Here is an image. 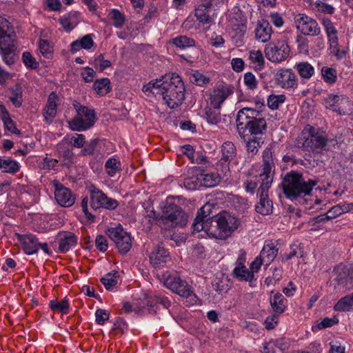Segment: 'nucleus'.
Segmentation results:
<instances>
[{
  "label": "nucleus",
  "instance_id": "f257e3e1",
  "mask_svg": "<svg viewBox=\"0 0 353 353\" xmlns=\"http://www.w3.org/2000/svg\"><path fill=\"white\" fill-rule=\"evenodd\" d=\"M316 184V180L305 181L301 174L294 172L288 173L282 182L284 194L287 199L291 201L309 195Z\"/></svg>",
  "mask_w": 353,
  "mask_h": 353
},
{
  "label": "nucleus",
  "instance_id": "f03ea898",
  "mask_svg": "<svg viewBox=\"0 0 353 353\" xmlns=\"http://www.w3.org/2000/svg\"><path fill=\"white\" fill-rule=\"evenodd\" d=\"M236 125L239 130L245 127L251 135L262 134L267 128L266 121L261 112L252 108H243L239 111Z\"/></svg>",
  "mask_w": 353,
  "mask_h": 353
},
{
  "label": "nucleus",
  "instance_id": "7ed1b4c3",
  "mask_svg": "<svg viewBox=\"0 0 353 353\" xmlns=\"http://www.w3.org/2000/svg\"><path fill=\"white\" fill-rule=\"evenodd\" d=\"M163 85L161 96L168 106L174 108L180 105L185 98V87L181 78L172 73Z\"/></svg>",
  "mask_w": 353,
  "mask_h": 353
},
{
  "label": "nucleus",
  "instance_id": "20e7f679",
  "mask_svg": "<svg viewBox=\"0 0 353 353\" xmlns=\"http://www.w3.org/2000/svg\"><path fill=\"white\" fill-rule=\"evenodd\" d=\"M327 143V139L310 125L305 127L296 140L297 147L315 152L323 150Z\"/></svg>",
  "mask_w": 353,
  "mask_h": 353
},
{
  "label": "nucleus",
  "instance_id": "39448f33",
  "mask_svg": "<svg viewBox=\"0 0 353 353\" xmlns=\"http://www.w3.org/2000/svg\"><path fill=\"white\" fill-rule=\"evenodd\" d=\"M76 110L74 117L68 121V127L72 131L83 132L92 128L96 121L94 110L79 103H74Z\"/></svg>",
  "mask_w": 353,
  "mask_h": 353
},
{
  "label": "nucleus",
  "instance_id": "423d86ee",
  "mask_svg": "<svg viewBox=\"0 0 353 353\" xmlns=\"http://www.w3.org/2000/svg\"><path fill=\"white\" fill-rule=\"evenodd\" d=\"M214 223L216 225H214L215 234L213 237L221 239L230 236L240 224L239 219L227 212L219 213Z\"/></svg>",
  "mask_w": 353,
  "mask_h": 353
},
{
  "label": "nucleus",
  "instance_id": "0eeeda50",
  "mask_svg": "<svg viewBox=\"0 0 353 353\" xmlns=\"http://www.w3.org/2000/svg\"><path fill=\"white\" fill-rule=\"evenodd\" d=\"M161 221L164 223H170L171 227H183L188 222V215L179 206L166 200L162 210Z\"/></svg>",
  "mask_w": 353,
  "mask_h": 353
},
{
  "label": "nucleus",
  "instance_id": "6e6552de",
  "mask_svg": "<svg viewBox=\"0 0 353 353\" xmlns=\"http://www.w3.org/2000/svg\"><path fill=\"white\" fill-rule=\"evenodd\" d=\"M90 197V206L93 210L106 209L114 210L118 206L116 199L108 197L102 190L96 186L91 185L88 187Z\"/></svg>",
  "mask_w": 353,
  "mask_h": 353
},
{
  "label": "nucleus",
  "instance_id": "1a4fd4ad",
  "mask_svg": "<svg viewBox=\"0 0 353 353\" xmlns=\"http://www.w3.org/2000/svg\"><path fill=\"white\" fill-rule=\"evenodd\" d=\"M265 57L272 63H280L290 56V48L285 41L269 43L264 48Z\"/></svg>",
  "mask_w": 353,
  "mask_h": 353
},
{
  "label": "nucleus",
  "instance_id": "9d476101",
  "mask_svg": "<svg viewBox=\"0 0 353 353\" xmlns=\"http://www.w3.org/2000/svg\"><path fill=\"white\" fill-rule=\"evenodd\" d=\"M324 105L339 115H346L352 110V103L347 97L343 94H330L324 99Z\"/></svg>",
  "mask_w": 353,
  "mask_h": 353
},
{
  "label": "nucleus",
  "instance_id": "9b49d317",
  "mask_svg": "<svg viewBox=\"0 0 353 353\" xmlns=\"http://www.w3.org/2000/svg\"><path fill=\"white\" fill-rule=\"evenodd\" d=\"M110 239L114 241L119 252L126 254L132 247L130 235L121 226L111 228L108 230Z\"/></svg>",
  "mask_w": 353,
  "mask_h": 353
},
{
  "label": "nucleus",
  "instance_id": "f8f14e48",
  "mask_svg": "<svg viewBox=\"0 0 353 353\" xmlns=\"http://www.w3.org/2000/svg\"><path fill=\"white\" fill-rule=\"evenodd\" d=\"M163 285L173 292L181 296L188 298L195 296L192 287L180 277L173 275H168L163 279Z\"/></svg>",
  "mask_w": 353,
  "mask_h": 353
},
{
  "label": "nucleus",
  "instance_id": "ddd939ff",
  "mask_svg": "<svg viewBox=\"0 0 353 353\" xmlns=\"http://www.w3.org/2000/svg\"><path fill=\"white\" fill-rule=\"evenodd\" d=\"M260 187L258 190L259 201L256 205L255 209L258 213L263 215H268L272 212V202L268 198V190L272 183L269 181H259Z\"/></svg>",
  "mask_w": 353,
  "mask_h": 353
},
{
  "label": "nucleus",
  "instance_id": "4468645a",
  "mask_svg": "<svg viewBox=\"0 0 353 353\" xmlns=\"http://www.w3.org/2000/svg\"><path fill=\"white\" fill-rule=\"evenodd\" d=\"M4 28V23H0V54L3 61L10 65L15 61V53L14 50L10 48V43H4L11 41L10 34Z\"/></svg>",
  "mask_w": 353,
  "mask_h": 353
},
{
  "label": "nucleus",
  "instance_id": "2eb2a0df",
  "mask_svg": "<svg viewBox=\"0 0 353 353\" xmlns=\"http://www.w3.org/2000/svg\"><path fill=\"white\" fill-rule=\"evenodd\" d=\"M276 83L284 89H293L297 87L298 78L290 68H279L274 74Z\"/></svg>",
  "mask_w": 353,
  "mask_h": 353
},
{
  "label": "nucleus",
  "instance_id": "dca6fc26",
  "mask_svg": "<svg viewBox=\"0 0 353 353\" xmlns=\"http://www.w3.org/2000/svg\"><path fill=\"white\" fill-rule=\"evenodd\" d=\"M54 198L59 205L68 208L74 203L75 196L69 188L59 182H54Z\"/></svg>",
  "mask_w": 353,
  "mask_h": 353
},
{
  "label": "nucleus",
  "instance_id": "f3484780",
  "mask_svg": "<svg viewBox=\"0 0 353 353\" xmlns=\"http://www.w3.org/2000/svg\"><path fill=\"white\" fill-rule=\"evenodd\" d=\"M233 93L234 87L232 85L223 84L219 85L210 94V105L213 108H221L225 100Z\"/></svg>",
  "mask_w": 353,
  "mask_h": 353
},
{
  "label": "nucleus",
  "instance_id": "a211bd4d",
  "mask_svg": "<svg viewBox=\"0 0 353 353\" xmlns=\"http://www.w3.org/2000/svg\"><path fill=\"white\" fill-rule=\"evenodd\" d=\"M263 168L261 173H259L258 181H273L274 175V163L272 159V150L266 148L263 152Z\"/></svg>",
  "mask_w": 353,
  "mask_h": 353
},
{
  "label": "nucleus",
  "instance_id": "6ab92c4d",
  "mask_svg": "<svg viewBox=\"0 0 353 353\" xmlns=\"http://www.w3.org/2000/svg\"><path fill=\"white\" fill-rule=\"evenodd\" d=\"M201 232L204 234H199V237L203 236L204 234L209 236H213L215 234V229L214 228L212 221H209L207 219L196 216L192 224V233L195 235Z\"/></svg>",
  "mask_w": 353,
  "mask_h": 353
},
{
  "label": "nucleus",
  "instance_id": "aec40b11",
  "mask_svg": "<svg viewBox=\"0 0 353 353\" xmlns=\"http://www.w3.org/2000/svg\"><path fill=\"white\" fill-rule=\"evenodd\" d=\"M19 241L22 244L23 250L27 254H34L39 250V240L32 234H16Z\"/></svg>",
  "mask_w": 353,
  "mask_h": 353
},
{
  "label": "nucleus",
  "instance_id": "412c9836",
  "mask_svg": "<svg viewBox=\"0 0 353 353\" xmlns=\"http://www.w3.org/2000/svg\"><path fill=\"white\" fill-rule=\"evenodd\" d=\"M334 280L339 285H343L345 290H349L353 286V272L345 267L339 266L335 269Z\"/></svg>",
  "mask_w": 353,
  "mask_h": 353
},
{
  "label": "nucleus",
  "instance_id": "4be33fe9",
  "mask_svg": "<svg viewBox=\"0 0 353 353\" xmlns=\"http://www.w3.org/2000/svg\"><path fill=\"white\" fill-rule=\"evenodd\" d=\"M59 101V97L56 92H52L49 94L43 113L46 121L50 122L56 117L57 112V103Z\"/></svg>",
  "mask_w": 353,
  "mask_h": 353
},
{
  "label": "nucleus",
  "instance_id": "5701e85b",
  "mask_svg": "<svg viewBox=\"0 0 353 353\" xmlns=\"http://www.w3.org/2000/svg\"><path fill=\"white\" fill-rule=\"evenodd\" d=\"M212 4L210 2H207L195 8L194 15L199 22H212L214 20V10L211 9Z\"/></svg>",
  "mask_w": 353,
  "mask_h": 353
},
{
  "label": "nucleus",
  "instance_id": "b1692460",
  "mask_svg": "<svg viewBox=\"0 0 353 353\" xmlns=\"http://www.w3.org/2000/svg\"><path fill=\"white\" fill-rule=\"evenodd\" d=\"M77 243V237L73 233L70 232L61 233L59 239V250L61 253H65L74 247Z\"/></svg>",
  "mask_w": 353,
  "mask_h": 353
},
{
  "label": "nucleus",
  "instance_id": "393cba45",
  "mask_svg": "<svg viewBox=\"0 0 353 353\" xmlns=\"http://www.w3.org/2000/svg\"><path fill=\"white\" fill-rule=\"evenodd\" d=\"M197 179L201 186L206 188L214 187L220 182L221 178L216 172H201L197 174Z\"/></svg>",
  "mask_w": 353,
  "mask_h": 353
},
{
  "label": "nucleus",
  "instance_id": "a878e982",
  "mask_svg": "<svg viewBox=\"0 0 353 353\" xmlns=\"http://www.w3.org/2000/svg\"><path fill=\"white\" fill-rule=\"evenodd\" d=\"M353 210L352 203L338 204L328 210L321 220H331Z\"/></svg>",
  "mask_w": 353,
  "mask_h": 353
},
{
  "label": "nucleus",
  "instance_id": "bb28decb",
  "mask_svg": "<svg viewBox=\"0 0 353 353\" xmlns=\"http://www.w3.org/2000/svg\"><path fill=\"white\" fill-rule=\"evenodd\" d=\"M168 251L161 247H157L150 255V261L154 268H158L163 263H165L168 258Z\"/></svg>",
  "mask_w": 353,
  "mask_h": 353
},
{
  "label": "nucleus",
  "instance_id": "cd10ccee",
  "mask_svg": "<svg viewBox=\"0 0 353 353\" xmlns=\"http://www.w3.org/2000/svg\"><path fill=\"white\" fill-rule=\"evenodd\" d=\"M278 254V249L273 243L265 244L260 252L259 256L265 262V265H268L276 258Z\"/></svg>",
  "mask_w": 353,
  "mask_h": 353
},
{
  "label": "nucleus",
  "instance_id": "c85d7f7f",
  "mask_svg": "<svg viewBox=\"0 0 353 353\" xmlns=\"http://www.w3.org/2000/svg\"><path fill=\"white\" fill-rule=\"evenodd\" d=\"M254 32L255 38L259 41L263 43L268 41L272 33L270 23H257Z\"/></svg>",
  "mask_w": 353,
  "mask_h": 353
},
{
  "label": "nucleus",
  "instance_id": "c756f323",
  "mask_svg": "<svg viewBox=\"0 0 353 353\" xmlns=\"http://www.w3.org/2000/svg\"><path fill=\"white\" fill-rule=\"evenodd\" d=\"M285 301H286L285 299L281 293L272 292L270 298V302L274 312L281 314L285 311L286 307Z\"/></svg>",
  "mask_w": 353,
  "mask_h": 353
},
{
  "label": "nucleus",
  "instance_id": "7c9ffc66",
  "mask_svg": "<svg viewBox=\"0 0 353 353\" xmlns=\"http://www.w3.org/2000/svg\"><path fill=\"white\" fill-rule=\"evenodd\" d=\"M219 108H213L212 106H206L205 108L204 118L209 124L217 125L221 123V114Z\"/></svg>",
  "mask_w": 353,
  "mask_h": 353
},
{
  "label": "nucleus",
  "instance_id": "2f4dec72",
  "mask_svg": "<svg viewBox=\"0 0 353 353\" xmlns=\"http://www.w3.org/2000/svg\"><path fill=\"white\" fill-rule=\"evenodd\" d=\"M8 98L16 107H20L23 101L22 87L16 84L8 90Z\"/></svg>",
  "mask_w": 353,
  "mask_h": 353
},
{
  "label": "nucleus",
  "instance_id": "473e14b6",
  "mask_svg": "<svg viewBox=\"0 0 353 353\" xmlns=\"http://www.w3.org/2000/svg\"><path fill=\"white\" fill-rule=\"evenodd\" d=\"M232 274L234 276L240 281H248L251 283L255 280L254 276H252V272H250L245 265L235 266L233 270Z\"/></svg>",
  "mask_w": 353,
  "mask_h": 353
},
{
  "label": "nucleus",
  "instance_id": "72a5a7b5",
  "mask_svg": "<svg viewBox=\"0 0 353 353\" xmlns=\"http://www.w3.org/2000/svg\"><path fill=\"white\" fill-rule=\"evenodd\" d=\"M249 60L256 70H261L264 68L265 59L261 50H250L249 52Z\"/></svg>",
  "mask_w": 353,
  "mask_h": 353
},
{
  "label": "nucleus",
  "instance_id": "f704fd0d",
  "mask_svg": "<svg viewBox=\"0 0 353 353\" xmlns=\"http://www.w3.org/2000/svg\"><path fill=\"white\" fill-rule=\"evenodd\" d=\"M294 68L299 76L305 79H310L314 74V67L307 61H302L296 63Z\"/></svg>",
  "mask_w": 353,
  "mask_h": 353
},
{
  "label": "nucleus",
  "instance_id": "c9c22d12",
  "mask_svg": "<svg viewBox=\"0 0 353 353\" xmlns=\"http://www.w3.org/2000/svg\"><path fill=\"white\" fill-rule=\"evenodd\" d=\"M20 169L19 163L10 159H2L0 157V170L3 172L15 174Z\"/></svg>",
  "mask_w": 353,
  "mask_h": 353
},
{
  "label": "nucleus",
  "instance_id": "e433bc0d",
  "mask_svg": "<svg viewBox=\"0 0 353 353\" xmlns=\"http://www.w3.org/2000/svg\"><path fill=\"white\" fill-rule=\"evenodd\" d=\"M47 37V32L43 31L41 33L39 41V49L41 54L46 58L50 59L52 57L53 48L50 43L44 38Z\"/></svg>",
  "mask_w": 353,
  "mask_h": 353
},
{
  "label": "nucleus",
  "instance_id": "4c0bfd02",
  "mask_svg": "<svg viewBox=\"0 0 353 353\" xmlns=\"http://www.w3.org/2000/svg\"><path fill=\"white\" fill-rule=\"evenodd\" d=\"M93 88L98 95L104 96L111 90L110 81L108 78L97 79L93 84Z\"/></svg>",
  "mask_w": 353,
  "mask_h": 353
},
{
  "label": "nucleus",
  "instance_id": "58836bf2",
  "mask_svg": "<svg viewBox=\"0 0 353 353\" xmlns=\"http://www.w3.org/2000/svg\"><path fill=\"white\" fill-rule=\"evenodd\" d=\"M105 170L107 174L112 177L121 170V161L115 157L109 158L105 163Z\"/></svg>",
  "mask_w": 353,
  "mask_h": 353
},
{
  "label": "nucleus",
  "instance_id": "ea45409f",
  "mask_svg": "<svg viewBox=\"0 0 353 353\" xmlns=\"http://www.w3.org/2000/svg\"><path fill=\"white\" fill-rule=\"evenodd\" d=\"M296 27L304 35L316 36L321 32L318 23H296Z\"/></svg>",
  "mask_w": 353,
  "mask_h": 353
},
{
  "label": "nucleus",
  "instance_id": "a19ab883",
  "mask_svg": "<svg viewBox=\"0 0 353 353\" xmlns=\"http://www.w3.org/2000/svg\"><path fill=\"white\" fill-rule=\"evenodd\" d=\"M334 309L339 312H347L353 309V293L339 299Z\"/></svg>",
  "mask_w": 353,
  "mask_h": 353
},
{
  "label": "nucleus",
  "instance_id": "79ce46f5",
  "mask_svg": "<svg viewBox=\"0 0 353 353\" xmlns=\"http://www.w3.org/2000/svg\"><path fill=\"white\" fill-rule=\"evenodd\" d=\"M232 37L236 44L241 43L247 30L246 23H233Z\"/></svg>",
  "mask_w": 353,
  "mask_h": 353
},
{
  "label": "nucleus",
  "instance_id": "37998d69",
  "mask_svg": "<svg viewBox=\"0 0 353 353\" xmlns=\"http://www.w3.org/2000/svg\"><path fill=\"white\" fill-rule=\"evenodd\" d=\"M49 306L54 312H59L63 314H66L69 312V303L66 299L61 301L52 300L49 303Z\"/></svg>",
  "mask_w": 353,
  "mask_h": 353
},
{
  "label": "nucleus",
  "instance_id": "c03bdc74",
  "mask_svg": "<svg viewBox=\"0 0 353 353\" xmlns=\"http://www.w3.org/2000/svg\"><path fill=\"white\" fill-rule=\"evenodd\" d=\"M118 272L114 271L106 274L101 279V282L108 290H112L118 283Z\"/></svg>",
  "mask_w": 353,
  "mask_h": 353
},
{
  "label": "nucleus",
  "instance_id": "a18cd8bd",
  "mask_svg": "<svg viewBox=\"0 0 353 353\" xmlns=\"http://www.w3.org/2000/svg\"><path fill=\"white\" fill-rule=\"evenodd\" d=\"M236 154L234 144L231 141H225L222 145L223 159L228 161L232 160Z\"/></svg>",
  "mask_w": 353,
  "mask_h": 353
},
{
  "label": "nucleus",
  "instance_id": "49530a36",
  "mask_svg": "<svg viewBox=\"0 0 353 353\" xmlns=\"http://www.w3.org/2000/svg\"><path fill=\"white\" fill-rule=\"evenodd\" d=\"M170 43L181 49L194 46L195 44V41L192 39L186 36H179L173 38Z\"/></svg>",
  "mask_w": 353,
  "mask_h": 353
},
{
  "label": "nucleus",
  "instance_id": "de8ad7c7",
  "mask_svg": "<svg viewBox=\"0 0 353 353\" xmlns=\"http://www.w3.org/2000/svg\"><path fill=\"white\" fill-rule=\"evenodd\" d=\"M321 74L327 83L333 84L336 81L337 72L334 68L324 66L321 69Z\"/></svg>",
  "mask_w": 353,
  "mask_h": 353
},
{
  "label": "nucleus",
  "instance_id": "09e8293b",
  "mask_svg": "<svg viewBox=\"0 0 353 353\" xmlns=\"http://www.w3.org/2000/svg\"><path fill=\"white\" fill-rule=\"evenodd\" d=\"M263 141L261 138L253 137L249 139L246 141V148L248 154L251 155H254L259 151V148L263 144Z\"/></svg>",
  "mask_w": 353,
  "mask_h": 353
},
{
  "label": "nucleus",
  "instance_id": "8fccbe9b",
  "mask_svg": "<svg viewBox=\"0 0 353 353\" xmlns=\"http://www.w3.org/2000/svg\"><path fill=\"white\" fill-rule=\"evenodd\" d=\"M5 112H3L2 120L5 126V128L10 132L16 134H20V131L16 128L14 123L9 117L8 112L6 110L3 106H0Z\"/></svg>",
  "mask_w": 353,
  "mask_h": 353
},
{
  "label": "nucleus",
  "instance_id": "3c124183",
  "mask_svg": "<svg viewBox=\"0 0 353 353\" xmlns=\"http://www.w3.org/2000/svg\"><path fill=\"white\" fill-rule=\"evenodd\" d=\"M284 94H271L268 99V105L272 110H276L285 101Z\"/></svg>",
  "mask_w": 353,
  "mask_h": 353
},
{
  "label": "nucleus",
  "instance_id": "603ef678",
  "mask_svg": "<svg viewBox=\"0 0 353 353\" xmlns=\"http://www.w3.org/2000/svg\"><path fill=\"white\" fill-rule=\"evenodd\" d=\"M213 208L214 207L212 204L206 203L198 210L196 216H200L203 219H207L209 221H212L213 223L214 220H213L210 216Z\"/></svg>",
  "mask_w": 353,
  "mask_h": 353
},
{
  "label": "nucleus",
  "instance_id": "864d4df0",
  "mask_svg": "<svg viewBox=\"0 0 353 353\" xmlns=\"http://www.w3.org/2000/svg\"><path fill=\"white\" fill-rule=\"evenodd\" d=\"M190 79L192 83L199 86H203L208 83L210 81L209 78H208L204 74L198 71H195L192 74H191Z\"/></svg>",
  "mask_w": 353,
  "mask_h": 353
},
{
  "label": "nucleus",
  "instance_id": "5fc2aeb1",
  "mask_svg": "<svg viewBox=\"0 0 353 353\" xmlns=\"http://www.w3.org/2000/svg\"><path fill=\"white\" fill-rule=\"evenodd\" d=\"M243 82L249 90H254L258 88V81L252 72H248L244 74Z\"/></svg>",
  "mask_w": 353,
  "mask_h": 353
},
{
  "label": "nucleus",
  "instance_id": "6e6d98bb",
  "mask_svg": "<svg viewBox=\"0 0 353 353\" xmlns=\"http://www.w3.org/2000/svg\"><path fill=\"white\" fill-rule=\"evenodd\" d=\"M329 49L330 54L334 56L339 61L345 59L347 54V48H343L341 49L339 47V44L330 46Z\"/></svg>",
  "mask_w": 353,
  "mask_h": 353
},
{
  "label": "nucleus",
  "instance_id": "4d7b16f0",
  "mask_svg": "<svg viewBox=\"0 0 353 353\" xmlns=\"http://www.w3.org/2000/svg\"><path fill=\"white\" fill-rule=\"evenodd\" d=\"M22 59L24 65L27 68L34 69L39 66L38 62H37L35 58L29 52H24L22 54Z\"/></svg>",
  "mask_w": 353,
  "mask_h": 353
},
{
  "label": "nucleus",
  "instance_id": "13d9d810",
  "mask_svg": "<svg viewBox=\"0 0 353 353\" xmlns=\"http://www.w3.org/2000/svg\"><path fill=\"white\" fill-rule=\"evenodd\" d=\"M279 314L275 312L265 319L264 324L267 330H272L277 325Z\"/></svg>",
  "mask_w": 353,
  "mask_h": 353
},
{
  "label": "nucleus",
  "instance_id": "bf43d9fd",
  "mask_svg": "<svg viewBox=\"0 0 353 353\" xmlns=\"http://www.w3.org/2000/svg\"><path fill=\"white\" fill-rule=\"evenodd\" d=\"M109 312L103 309H97L95 312L96 322L99 325H103L109 319Z\"/></svg>",
  "mask_w": 353,
  "mask_h": 353
},
{
  "label": "nucleus",
  "instance_id": "052dcab7",
  "mask_svg": "<svg viewBox=\"0 0 353 353\" xmlns=\"http://www.w3.org/2000/svg\"><path fill=\"white\" fill-rule=\"evenodd\" d=\"M337 323H338V321L335 320L334 319L325 318L320 323H319L316 325L313 326L312 330H315L316 329L321 330V329H324L326 327H332L334 325L336 324Z\"/></svg>",
  "mask_w": 353,
  "mask_h": 353
},
{
  "label": "nucleus",
  "instance_id": "680f3d73",
  "mask_svg": "<svg viewBox=\"0 0 353 353\" xmlns=\"http://www.w3.org/2000/svg\"><path fill=\"white\" fill-rule=\"evenodd\" d=\"M183 185L184 187L188 190H194L197 189L199 186H201L200 183L197 179V176L196 177H190L185 179Z\"/></svg>",
  "mask_w": 353,
  "mask_h": 353
},
{
  "label": "nucleus",
  "instance_id": "e2e57ef3",
  "mask_svg": "<svg viewBox=\"0 0 353 353\" xmlns=\"http://www.w3.org/2000/svg\"><path fill=\"white\" fill-rule=\"evenodd\" d=\"M88 197H84L81 203V207L82 209L83 212L84 213L85 217L87 218L88 221L90 222H94L95 216L93 215L91 212L88 211Z\"/></svg>",
  "mask_w": 353,
  "mask_h": 353
},
{
  "label": "nucleus",
  "instance_id": "0e129e2a",
  "mask_svg": "<svg viewBox=\"0 0 353 353\" xmlns=\"http://www.w3.org/2000/svg\"><path fill=\"white\" fill-rule=\"evenodd\" d=\"M94 64L99 67L100 70L103 71L105 68L110 67L111 62L109 60L104 59L103 54H100L95 58Z\"/></svg>",
  "mask_w": 353,
  "mask_h": 353
},
{
  "label": "nucleus",
  "instance_id": "69168bd1",
  "mask_svg": "<svg viewBox=\"0 0 353 353\" xmlns=\"http://www.w3.org/2000/svg\"><path fill=\"white\" fill-rule=\"evenodd\" d=\"M262 265H265V262L259 256H256L250 265V271L252 272V276L259 272Z\"/></svg>",
  "mask_w": 353,
  "mask_h": 353
},
{
  "label": "nucleus",
  "instance_id": "338daca9",
  "mask_svg": "<svg viewBox=\"0 0 353 353\" xmlns=\"http://www.w3.org/2000/svg\"><path fill=\"white\" fill-rule=\"evenodd\" d=\"M231 67L236 72H241L244 70L245 63L241 58H234L231 60Z\"/></svg>",
  "mask_w": 353,
  "mask_h": 353
},
{
  "label": "nucleus",
  "instance_id": "774afa93",
  "mask_svg": "<svg viewBox=\"0 0 353 353\" xmlns=\"http://www.w3.org/2000/svg\"><path fill=\"white\" fill-rule=\"evenodd\" d=\"M95 245L98 250L101 252H105L108 249V241L105 236L103 235H99L95 239Z\"/></svg>",
  "mask_w": 353,
  "mask_h": 353
}]
</instances>
